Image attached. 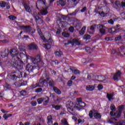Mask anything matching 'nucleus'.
I'll return each instance as SVG.
<instances>
[{"instance_id": "f257e3e1", "label": "nucleus", "mask_w": 125, "mask_h": 125, "mask_svg": "<svg viewBox=\"0 0 125 125\" xmlns=\"http://www.w3.org/2000/svg\"><path fill=\"white\" fill-rule=\"evenodd\" d=\"M10 54L11 56H13L12 62H11V66L13 68H15L16 70H22L23 69V61L21 60L18 56H22L25 55L23 53H21L20 55L18 53V51L16 49H12L10 51Z\"/></svg>"}, {"instance_id": "f03ea898", "label": "nucleus", "mask_w": 125, "mask_h": 125, "mask_svg": "<svg viewBox=\"0 0 125 125\" xmlns=\"http://www.w3.org/2000/svg\"><path fill=\"white\" fill-rule=\"evenodd\" d=\"M49 84L50 86H53L54 83L52 79L47 78L45 80L41 79L39 83H36V86L33 85V88L36 87H43V86H47Z\"/></svg>"}, {"instance_id": "7ed1b4c3", "label": "nucleus", "mask_w": 125, "mask_h": 125, "mask_svg": "<svg viewBox=\"0 0 125 125\" xmlns=\"http://www.w3.org/2000/svg\"><path fill=\"white\" fill-rule=\"evenodd\" d=\"M23 55L27 60L31 59L33 64H35L36 67H38V68H42V67L43 62L41 61V57L40 56H37L36 58H32V57L27 55Z\"/></svg>"}, {"instance_id": "20e7f679", "label": "nucleus", "mask_w": 125, "mask_h": 125, "mask_svg": "<svg viewBox=\"0 0 125 125\" xmlns=\"http://www.w3.org/2000/svg\"><path fill=\"white\" fill-rule=\"evenodd\" d=\"M117 119L112 118L108 121V123L115 125H125V121H121L119 122H117Z\"/></svg>"}, {"instance_id": "39448f33", "label": "nucleus", "mask_w": 125, "mask_h": 125, "mask_svg": "<svg viewBox=\"0 0 125 125\" xmlns=\"http://www.w3.org/2000/svg\"><path fill=\"white\" fill-rule=\"evenodd\" d=\"M21 29L24 31V32L27 34H34L35 33V29H32L30 26H22Z\"/></svg>"}, {"instance_id": "423d86ee", "label": "nucleus", "mask_w": 125, "mask_h": 125, "mask_svg": "<svg viewBox=\"0 0 125 125\" xmlns=\"http://www.w3.org/2000/svg\"><path fill=\"white\" fill-rule=\"evenodd\" d=\"M119 109H120V110L117 111L116 113H115L113 110L111 111L110 112L111 116H116L117 118H120V117H121V115H122V111H121V110H122V109H124V108H125V106L122 105L121 106H119Z\"/></svg>"}, {"instance_id": "0eeeda50", "label": "nucleus", "mask_w": 125, "mask_h": 125, "mask_svg": "<svg viewBox=\"0 0 125 125\" xmlns=\"http://www.w3.org/2000/svg\"><path fill=\"white\" fill-rule=\"evenodd\" d=\"M66 106L67 107L68 111L72 115H74V113H75V109L73 108V103L71 101H68L67 103Z\"/></svg>"}, {"instance_id": "6e6552de", "label": "nucleus", "mask_w": 125, "mask_h": 125, "mask_svg": "<svg viewBox=\"0 0 125 125\" xmlns=\"http://www.w3.org/2000/svg\"><path fill=\"white\" fill-rule=\"evenodd\" d=\"M40 15H41V14H40V13H37V12L34 13V18L35 19L37 24H42L43 22V21H42V19L41 18H40Z\"/></svg>"}, {"instance_id": "1a4fd4ad", "label": "nucleus", "mask_w": 125, "mask_h": 125, "mask_svg": "<svg viewBox=\"0 0 125 125\" xmlns=\"http://www.w3.org/2000/svg\"><path fill=\"white\" fill-rule=\"evenodd\" d=\"M97 28L99 30L100 34H102V35L105 34L106 30H105V26L104 25L99 24L97 25Z\"/></svg>"}, {"instance_id": "9d476101", "label": "nucleus", "mask_w": 125, "mask_h": 125, "mask_svg": "<svg viewBox=\"0 0 125 125\" xmlns=\"http://www.w3.org/2000/svg\"><path fill=\"white\" fill-rule=\"evenodd\" d=\"M96 79H99V82H101V83H107V79L105 76H97L95 77Z\"/></svg>"}, {"instance_id": "9b49d317", "label": "nucleus", "mask_w": 125, "mask_h": 125, "mask_svg": "<svg viewBox=\"0 0 125 125\" xmlns=\"http://www.w3.org/2000/svg\"><path fill=\"white\" fill-rule=\"evenodd\" d=\"M121 75L122 73L120 71L116 72V73L113 76V80H114V81H119L121 80Z\"/></svg>"}, {"instance_id": "f8f14e48", "label": "nucleus", "mask_w": 125, "mask_h": 125, "mask_svg": "<svg viewBox=\"0 0 125 125\" xmlns=\"http://www.w3.org/2000/svg\"><path fill=\"white\" fill-rule=\"evenodd\" d=\"M37 31L38 32V34H39V36H40L43 42H47V41H46V39H45V37H44L43 35H42V33L39 27H37Z\"/></svg>"}, {"instance_id": "ddd939ff", "label": "nucleus", "mask_w": 125, "mask_h": 125, "mask_svg": "<svg viewBox=\"0 0 125 125\" xmlns=\"http://www.w3.org/2000/svg\"><path fill=\"white\" fill-rule=\"evenodd\" d=\"M45 35L48 36L49 39L48 40L46 39L47 41L44 42H51V43H52V42H53V41L52 40V38H51V34H50L49 32H45Z\"/></svg>"}, {"instance_id": "4468645a", "label": "nucleus", "mask_w": 125, "mask_h": 125, "mask_svg": "<svg viewBox=\"0 0 125 125\" xmlns=\"http://www.w3.org/2000/svg\"><path fill=\"white\" fill-rule=\"evenodd\" d=\"M19 73L20 74V75L18 76V75L16 74H8L9 76H10L11 78V79H13V80H15L17 79V78H22V73L21 72H19Z\"/></svg>"}, {"instance_id": "2eb2a0df", "label": "nucleus", "mask_w": 125, "mask_h": 125, "mask_svg": "<svg viewBox=\"0 0 125 125\" xmlns=\"http://www.w3.org/2000/svg\"><path fill=\"white\" fill-rule=\"evenodd\" d=\"M70 43H71L72 44V45H74V44H80V42H79V41H78V40H77V39H73L72 41V42H68L67 43H65L64 46H66V45H68V44H70Z\"/></svg>"}, {"instance_id": "dca6fc26", "label": "nucleus", "mask_w": 125, "mask_h": 125, "mask_svg": "<svg viewBox=\"0 0 125 125\" xmlns=\"http://www.w3.org/2000/svg\"><path fill=\"white\" fill-rule=\"evenodd\" d=\"M85 106V103L84 102H81L79 103V104H77V105H75L74 106V109H79V108H83V107Z\"/></svg>"}, {"instance_id": "f3484780", "label": "nucleus", "mask_w": 125, "mask_h": 125, "mask_svg": "<svg viewBox=\"0 0 125 125\" xmlns=\"http://www.w3.org/2000/svg\"><path fill=\"white\" fill-rule=\"evenodd\" d=\"M22 4L24 7V8L27 12H31V8L29 6V5H27L26 2H23Z\"/></svg>"}, {"instance_id": "a211bd4d", "label": "nucleus", "mask_w": 125, "mask_h": 125, "mask_svg": "<svg viewBox=\"0 0 125 125\" xmlns=\"http://www.w3.org/2000/svg\"><path fill=\"white\" fill-rule=\"evenodd\" d=\"M48 8L47 7L43 8L41 11V14H42V15H46V14L48 13V12L47 11Z\"/></svg>"}, {"instance_id": "6ab92c4d", "label": "nucleus", "mask_w": 125, "mask_h": 125, "mask_svg": "<svg viewBox=\"0 0 125 125\" xmlns=\"http://www.w3.org/2000/svg\"><path fill=\"white\" fill-rule=\"evenodd\" d=\"M29 48L30 50L33 49H38V46L35 43H32L29 45Z\"/></svg>"}, {"instance_id": "aec40b11", "label": "nucleus", "mask_w": 125, "mask_h": 125, "mask_svg": "<svg viewBox=\"0 0 125 125\" xmlns=\"http://www.w3.org/2000/svg\"><path fill=\"white\" fill-rule=\"evenodd\" d=\"M113 97H114V94L108 93L106 94V98H107L108 101H111V100H113L114 99Z\"/></svg>"}, {"instance_id": "412c9836", "label": "nucleus", "mask_w": 125, "mask_h": 125, "mask_svg": "<svg viewBox=\"0 0 125 125\" xmlns=\"http://www.w3.org/2000/svg\"><path fill=\"white\" fill-rule=\"evenodd\" d=\"M70 69L71 70L72 73L74 74V75H78V74H80V73H81V72H80L78 69H76L74 67H71Z\"/></svg>"}, {"instance_id": "4be33fe9", "label": "nucleus", "mask_w": 125, "mask_h": 125, "mask_svg": "<svg viewBox=\"0 0 125 125\" xmlns=\"http://www.w3.org/2000/svg\"><path fill=\"white\" fill-rule=\"evenodd\" d=\"M121 30H122V29L121 28H117V29H115L114 28H112L111 29V33H112V34L113 33H115V34H117V33H119V32H120V31H121Z\"/></svg>"}, {"instance_id": "5701e85b", "label": "nucleus", "mask_w": 125, "mask_h": 125, "mask_svg": "<svg viewBox=\"0 0 125 125\" xmlns=\"http://www.w3.org/2000/svg\"><path fill=\"white\" fill-rule=\"evenodd\" d=\"M86 89L89 91H92V90H94V86L91 85L86 86Z\"/></svg>"}, {"instance_id": "b1692460", "label": "nucleus", "mask_w": 125, "mask_h": 125, "mask_svg": "<svg viewBox=\"0 0 125 125\" xmlns=\"http://www.w3.org/2000/svg\"><path fill=\"white\" fill-rule=\"evenodd\" d=\"M49 101V98H48V97H45L44 98H43V102L44 105H47Z\"/></svg>"}, {"instance_id": "393cba45", "label": "nucleus", "mask_w": 125, "mask_h": 125, "mask_svg": "<svg viewBox=\"0 0 125 125\" xmlns=\"http://www.w3.org/2000/svg\"><path fill=\"white\" fill-rule=\"evenodd\" d=\"M26 70L28 72H32L33 71V70H34V66H31V65L28 64L26 66Z\"/></svg>"}, {"instance_id": "a878e982", "label": "nucleus", "mask_w": 125, "mask_h": 125, "mask_svg": "<svg viewBox=\"0 0 125 125\" xmlns=\"http://www.w3.org/2000/svg\"><path fill=\"white\" fill-rule=\"evenodd\" d=\"M48 122L47 124L48 125H53V122H52V118L51 116H48L47 118Z\"/></svg>"}, {"instance_id": "bb28decb", "label": "nucleus", "mask_w": 125, "mask_h": 125, "mask_svg": "<svg viewBox=\"0 0 125 125\" xmlns=\"http://www.w3.org/2000/svg\"><path fill=\"white\" fill-rule=\"evenodd\" d=\"M15 85L16 86H17V87H20L22 84V81H18L16 82L15 83Z\"/></svg>"}, {"instance_id": "cd10ccee", "label": "nucleus", "mask_w": 125, "mask_h": 125, "mask_svg": "<svg viewBox=\"0 0 125 125\" xmlns=\"http://www.w3.org/2000/svg\"><path fill=\"white\" fill-rule=\"evenodd\" d=\"M5 53H2L1 54V56L3 57V58H4V57H6V56H7V55H8V53H9V52L8 51V50H6L5 51Z\"/></svg>"}, {"instance_id": "c85d7f7f", "label": "nucleus", "mask_w": 125, "mask_h": 125, "mask_svg": "<svg viewBox=\"0 0 125 125\" xmlns=\"http://www.w3.org/2000/svg\"><path fill=\"white\" fill-rule=\"evenodd\" d=\"M94 117L95 119H101V114L98 112H95L94 113Z\"/></svg>"}, {"instance_id": "c756f323", "label": "nucleus", "mask_w": 125, "mask_h": 125, "mask_svg": "<svg viewBox=\"0 0 125 125\" xmlns=\"http://www.w3.org/2000/svg\"><path fill=\"white\" fill-rule=\"evenodd\" d=\"M53 90L57 93V94H61V91L58 89V88L56 87H53Z\"/></svg>"}, {"instance_id": "7c9ffc66", "label": "nucleus", "mask_w": 125, "mask_h": 125, "mask_svg": "<svg viewBox=\"0 0 125 125\" xmlns=\"http://www.w3.org/2000/svg\"><path fill=\"white\" fill-rule=\"evenodd\" d=\"M86 29V27L85 26H83L79 32V33L80 34V35H83L84 33H85Z\"/></svg>"}, {"instance_id": "2f4dec72", "label": "nucleus", "mask_w": 125, "mask_h": 125, "mask_svg": "<svg viewBox=\"0 0 125 125\" xmlns=\"http://www.w3.org/2000/svg\"><path fill=\"white\" fill-rule=\"evenodd\" d=\"M94 113H95V111L94 110H90L89 112V116L90 117V119H92L93 116H94Z\"/></svg>"}, {"instance_id": "473e14b6", "label": "nucleus", "mask_w": 125, "mask_h": 125, "mask_svg": "<svg viewBox=\"0 0 125 125\" xmlns=\"http://www.w3.org/2000/svg\"><path fill=\"white\" fill-rule=\"evenodd\" d=\"M59 3L62 5V6H64V5L66 4V0H60Z\"/></svg>"}, {"instance_id": "72a5a7b5", "label": "nucleus", "mask_w": 125, "mask_h": 125, "mask_svg": "<svg viewBox=\"0 0 125 125\" xmlns=\"http://www.w3.org/2000/svg\"><path fill=\"white\" fill-rule=\"evenodd\" d=\"M96 13L97 14H99L100 15H101V16H103V17H105V16H106L107 14L104 13V12L103 11L101 12H100V11H96Z\"/></svg>"}, {"instance_id": "f704fd0d", "label": "nucleus", "mask_w": 125, "mask_h": 125, "mask_svg": "<svg viewBox=\"0 0 125 125\" xmlns=\"http://www.w3.org/2000/svg\"><path fill=\"white\" fill-rule=\"evenodd\" d=\"M43 47H44L46 49H50L51 45L49 44H43L42 45Z\"/></svg>"}, {"instance_id": "c9c22d12", "label": "nucleus", "mask_w": 125, "mask_h": 125, "mask_svg": "<svg viewBox=\"0 0 125 125\" xmlns=\"http://www.w3.org/2000/svg\"><path fill=\"white\" fill-rule=\"evenodd\" d=\"M6 5V3L3 1H0V7L4 8Z\"/></svg>"}, {"instance_id": "e433bc0d", "label": "nucleus", "mask_w": 125, "mask_h": 125, "mask_svg": "<svg viewBox=\"0 0 125 125\" xmlns=\"http://www.w3.org/2000/svg\"><path fill=\"white\" fill-rule=\"evenodd\" d=\"M12 114H5L3 116L4 120H7V119H8V118H9V117H12Z\"/></svg>"}, {"instance_id": "4c0bfd02", "label": "nucleus", "mask_w": 125, "mask_h": 125, "mask_svg": "<svg viewBox=\"0 0 125 125\" xmlns=\"http://www.w3.org/2000/svg\"><path fill=\"white\" fill-rule=\"evenodd\" d=\"M55 54L56 56H62L63 53L61 51H57L55 52Z\"/></svg>"}, {"instance_id": "58836bf2", "label": "nucleus", "mask_w": 125, "mask_h": 125, "mask_svg": "<svg viewBox=\"0 0 125 125\" xmlns=\"http://www.w3.org/2000/svg\"><path fill=\"white\" fill-rule=\"evenodd\" d=\"M62 35L63 36V37H64V38H69L70 37V34L66 32H64L62 33Z\"/></svg>"}, {"instance_id": "ea45409f", "label": "nucleus", "mask_w": 125, "mask_h": 125, "mask_svg": "<svg viewBox=\"0 0 125 125\" xmlns=\"http://www.w3.org/2000/svg\"><path fill=\"white\" fill-rule=\"evenodd\" d=\"M52 107L53 108H54L55 110H60V108H61V105H55L53 104L52 105Z\"/></svg>"}, {"instance_id": "a19ab883", "label": "nucleus", "mask_w": 125, "mask_h": 125, "mask_svg": "<svg viewBox=\"0 0 125 125\" xmlns=\"http://www.w3.org/2000/svg\"><path fill=\"white\" fill-rule=\"evenodd\" d=\"M61 123L63 125H68V122L65 119H63L61 121Z\"/></svg>"}, {"instance_id": "79ce46f5", "label": "nucleus", "mask_w": 125, "mask_h": 125, "mask_svg": "<svg viewBox=\"0 0 125 125\" xmlns=\"http://www.w3.org/2000/svg\"><path fill=\"white\" fill-rule=\"evenodd\" d=\"M9 19L10 20H15V19H17V17H15V16L11 15L8 17Z\"/></svg>"}, {"instance_id": "37998d69", "label": "nucleus", "mask_w": 125, "mask_h": 125, "mask_svg": "<svg viewBox=\"0 0 125 125\" xmlns=\"http://www.w3.org/2000/svg\"><path fill=\"white\" fill-rule=\"evenodd\" d=\"M43 101V98H39L37 100L38 104H42Z\"/></svg>"}, {"instance_id": "c03bdc74", "label": "nucleus", "mask_w": 125, "mask_h": 125, "mask_svg": "<svg viewBox=\"0 0 125 125\" xmlns=\"http://www.w3.org/2000/svg\"><path fill=\"white\" fill-rule=\"evenodd\" d=\"M96 24H94L93 25H91V27L90 28V31H92V32H94L95 29V27H96Z\"/></svg>"}, {"instance_id": "a18cd8bd", "label": "nucleus", "mask_w": 125, "mask_h": 125, "mask_svg": "<svg viewBox=\"0 0 125 125\" xmlns=\"http://www.w3.org/2000/svg\"><path fill=\"white\" fill-rule=\"evenodd\" d=\"M10 85L8 83H5L4 84V88H6V89H10Z\"/></svg>"}, {"instance_id": "49530a36", "label": "nucleus", "mask_w": 125, "mask_h": 125, "mask_svg": "<svg viewBox=\"0 0 125 125\" xmlns=\"http://www.w3.org/2000/svg\"><path fill=\"white\" fill-rule=\"evenodd\" d=\"M21 94L23 96H26V95H27V91H26V90H22L21 91Z\"/></svg>"}, {"instance_id": "de8ad7c7", "label": "nucleus", "mask_w": 125, "mask_h": 125, "mask_svg": "<svg viewBox=\"0 0 125 125\" xmlns=\"http://www.w3.org/2000/svg\"><path fill=\"white\" fill-rule=\"evenodd\" d=\"M84 40H89L90 39V36L88 35H85L83 37Z\"/></svg>"}, {"instance_id": "09e8293b", "label": "nucleus", "mask_w": 125, "mask_h": 125, "mask_svg": "<svg viewBox=\"0 0 125 125\" xmlns=\"http://www.w3.org/2000/svg\"><path fill=\"white\" fill-rule=\"evenodd\" d=\"M78 124L79 125V124H83L84 123V120H82V119H78L77 120Z\"/></svg>"}, {"instance_id": "8fccbe9b", "label": "nucleus", "mask_w": 125, "mask_h": 125, "mask_svg": "<svg viewBox=\"0 0 125 125\" xmlns=\"http://www.w3.org/2000/svg\"><path fill=\"white\" fill-rule=\"evenodd\" d=\"M98 90H101L103 89V85L102 84H99L97 86Z\"/></svg>"}, {"instance_id": "3c124183", "label": "nucleus", "mask_w": 125, "mask_h": 125, "mask_svg": "<svg viewBox=\"0 0 125 125\" xmlns=\"http://www.w3.org/2000/svg\"><path fill=\"white\" fill-rule=\"evenodd\" d=\"M110 109L112 111H116V107L114 104H111L110 106Z\"/></svg>"}, {"instance_id": "603ef678", "label": "nucleus", "mask_w": 125, "mask_h": 125, "mask_svg": "<svg viewBox=\"0 0 125 125\" xmlns=\"http://www.w3.org/2000/svg\"><path fill=\"white\" fill-rule=\"evenodd\" d=\"M74 30H75V29L74 28V27H73V26L70 27L68 29V31H69V32H70L71 33H73V32H74Z\"/></svg>"}, {"instance_id": "864d4df0", "label": "nucleus", "mask_w": 125, "mask_h": 125, "mask_svg": "<svg viewBox=\"0 0 125 125\" xmlns=\"http://www.w3.org/2000/svg\"><path fill=\"white\" fill-rule=\"evenodd\" d=\"M19 49L21 51H24L25 50V46L22 45L20 46Z\"/></svg>"}, {"instance_id": "5fc2aeb1", "label": "nucleus", "mask_w": 125, "mask_h": 125, "mask_svg": "<svg viewBox=\"0 0 125 125\" xmlns=\"http://www.w3.org/2000/svg\"><path fill=\"white\" fill-rule=\"evenodd\" d=\"M108 24H111V25H114V21L112 19H110L107 21Z\"/></svg>"}, {"instance_id": "6e6d98bb", "label": "nucleus", "mask_w": 125, "mask_h": 125, "mask_svg": "<svg viewBox=\"0 0 125 125\" xmlns=\"http://www.w3.org/2000/svg\"><path fill=\"white\" fill-rule=\"evenodd\" d=\"M67 84L69 85V86H71V85L73 84V81L71 80L67 82Z\"/></svg>"}, {"instance_id": "4d7b16f0", "label": "nucleus", "mask_w": 125, "mask_h": 125, "mask_svg": "<svg viewBox=\"0 0 125 125\" xmlns=\"http://www.w3.org/2000/svg\"><path fill=\"white\" fill-rule=\"evenodd\" d=\"M77 101L78 103V104H77V105L80 104V103H81V102H82V98H81L77 99Z\"/></svg>"}, {"instance_id": "13d9d810", "label": "nucleus", "mask_w": 125, "mask_h": 125, "mask_svg": "<svg viewBox=\"0 0 125 125\" xmlns=\"http://www.w3.org/2000/svg\"><path fill=\"white\" fill-rule=\"evenodd\" d=\"M122 39L121 36H119L115 38V41H120Z\"/></svg>"}, {"instance_id": "bf43d9fd", "label": "nucleus", "mask_w": 125, "mask_h": 125, "mask_svg": "<svg viewBox=\"0 0 125 125\" xmlns=\"http://www.w3.org/2000/svg\"><path fill=\"white\" fill-rule=\"evenodd\" d=\"M39 1L40 3H42L43 5H44L45 4V0H39Z\"/></svg>"}, {"instance_id": "052dcab7", "label": "nucleus", "mask_w": 125, "mask_h": 125, "mask_svg": "<svg viewBox=\"0 0 125 125\" xmlns=\"http://www.w3.org/2000/svg\"><path fill=\"white\" fill-rule=\"evenodd\" d=\"M121 16L123 19H125V12L122 13Z\"/></svg>"}, {"instance_id": "680f3d73", "label": "nucleus", "mask_w": 125, "mask_h": 125, "mask_svg": "<svg viewBox=\"0 0 125 125\" xmlns=\"http://www.w3.org/2000/svg\"><path fill=\"white\" fill-rule=\"evenodd\" d=\"M42 90V88H39L36 89V92H41Z\"/></svg>"}, {"instance_id": "e2e57ef3", "label": "nucleus", "mask_w": 125, "mask_h": 125, "mask_svg": "<svg viewBox=\"0 0 125 125\" xmlns=\"http://www.w3.org/2000/svg\"><path fill=\"white\" fill-rule=\"evenodd\" d=\"M6 9H9L10 8V5H9V3H6Z\"/></svg>"}, {"instance_id": "0e129e2a", "label": "nucleus", "mask_w": 125, "mask_h": 125, "mask_svg": "<svg viewBox=\"0 0 125 125\" xmlns=\"http://www.w3.org/2000/svg\"><path fill=\"white\" fill-rule=\"evenodd\" d=\"M31 103L32 106H37V102H31Z\"/></svg>"}, {"instance_id": "69168bd1", "label": "nucleus", "mask_w": 125, "mask_h": 125, "mask_svg": "<svg viewBox=\"0 0 125 125\" xmlns=\"http://www.w3.org/2000/svg\"><path fill=\"white\" fill-rule=\"evenodd\" d=\"M82 63H85V64H86V63H87V62H86V60L85 59H82Z\"/></svg>"}, {"instance_id": "338daca9", "label": "nucleus", "mask_w": 125, "mask_h": 125, "mask_svg": "<svg viewBox=\"0 0 125 125\" xmlns=\"http://www.w3.org/2000/svg\"><path fill=\"white\" fill-rule=\"evenodd\" d=\"M86 10V7H83L81 10V12H84Z\"/></svg>"}, {"instance_id": "774afa93", "label": "nucleus", "mask_w": 125, "mask_h": 125, "mask_svg": "<svg viewBox=\"0 0 125 125\" xmlns=\"http://www.w3.org/2000/svg\"><path fill=\"white\" fill-rule=\"evenodd\" d=\"M121 6H122V7H125V2L124 1H122L121 2Z\"/></svg>"}]
</instances>
